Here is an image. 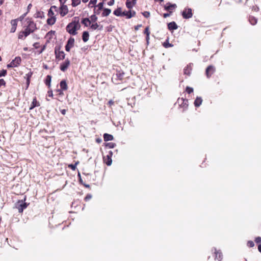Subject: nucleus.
<instances>
[{
    "mask_svg": "<svg viewBox=\"0 0 261 261\" xmlns=\"http://www.w3.org/2000/svg\"><path fill=\"white\" fill-rule=\"evenodd\" d=\"M255 241L256 243H261V237H258L256 238Z\"/></svg>",
    "mask_w": 261,
    "mask_h": 261,
    "instance_id": "46",
    "label": "nucleus"
},
{
    "mask_svg": "<svg viewBox=\"0 0 261 261\" xmlns=\"http://www.w3.org/2000/svg\"><path fill=\"white\" fill-rule=\"evenodd\" d=\"M112 154H113L112 151H110L109 152V154H108L107 155H110V157L111 158Z\"/></svg>",
    "mask_w": 261,
    "mask_h": 261,
    "instance_id": "63",
    "label": "nucleus"
},
{
    "mask_svg": "<svg viewBox=\"0 0 261 261\" xmlns=\"http://www.w3.org/2000/svg\"><path fill=\"white\" fill-rule=\"evenodd\" d=\"M82 23L85 25L86 27H88L91 24V21L90 19L88 18H84L82 21Z\"/></svg>",
    "mask_w": 261,
    "mask_h": 261,
    "instance_id": "26",
    "label": "nucleus"
},
{
    "mask_svg": "<svg viewBox=\"0 0 261 261\" xmlns=\"http://www.w3.org/2000/svg\"><path fill=\"white\" fill-rule=\"evenodd\" d=\"M111 12V10L110 9L105 8L103 9V11L102 13V16H108Z\"/></svg>",
    "mask_w": 261,
    "mask_h": 261,
    "instance_id": "27",
    "label": "nucleus"
},
{
    "mask_svg": "<svg viewBox=\"0 0 261 261\" xmlns=\"http://www.w3.org/2000/svg\"><path fill=\"white\" fill-rule=\"evenodd\" d=\"M74 39L72 37H70L67 41V44L65 46V50L67 51H69L70 49L73 47L74 44Z\"/></svg>",
    "mask_w": 261,
    "mask_h": 261,
    "instance_id": "4",
    "label": "nucleus"
},
{
    "mask_svg": "<svg viewBox=\"0 0 261 261\" xmlns=\"http://www.w3.org/2000/svg\"><path fill=\"white\" fill-rule=\"evenodd\" d=\"M164 47H165L166 48H167L168 47H171V46H172V45H171V44L169 43H164Z\"/></svg>",
    "mask_w": 261,
    "mask_h": 261,
    "instance_id": "48",
    "label": "nucleus"
},
{
    "mask_svg": "<svg viewBox=\"0 0 261 261\" xmlns=\"http://www.w3.org/2000/svg\"><path fill=\"white\" fill-rule=\"evenodd\" d=\"M202 101V99L201 97H197L194 101L195 106L196 107H199L201 105Z\"/></svg>",
    "mask_w": 261,
    "mask_h": 261,
    "instance_id": "23",
    "label": "nucleus"
},
{
    "mask_svg": "<svg viewBox=\"0 0 261 261\" xmlns=\"http://www.w3.org/2000/svg\"><path fill=\"white\" fill-rule=\"evenodd\" d=\"M55 55L56 57L58 60H63L65 58V53L63 51H61L60 50L55 49Z\"/></svg>",
    "mask_w": 261,
    "mask_h": 261,
    "instance_id": "8",
    "label": "nucleus"
},
{
    "mask_svg": "<svg viewBox=\"0 0 261 261\" xmlns=\"http://www.w3.org/2000/svg\"><path fill=\"white\" fill-rule=\"evenodd\" d=\"M252 10H254V11H258L259 10V8L257 6H253L252 8Z\"/></svg>",
    "mask_w": 261,
    "mask_h": 261,
    "instance_id": "51",
    "label": "nucleus"
},
{
    "mask_svg": "<svg viewBox=\"0 0 261 261\" xmlns=\"http://www.w3.org/2000/svg\"><path fill=\"white\" fill-rule=\"evenodd\" d=\"M249 20L252 25H255L257 23V19L253 16L250 17Z\"/></svg>",
    "mask_w": 261,
    "mask_h": 261,
    "instance_id": "30",
    "label": "nucleus"
},
{
    "mask_svg": "<svg viewBox=\"0 0 261 261\" xmlns=\"http://www.w3.org/2000/svg\"><path fill=\"white\" fill-rule=\"evenodd\" d=\"M97 17L94 14V15H92L91 16L90 20L91 21V22H95L97 20Z\"/></svg>",
    "mask_w": 261,
    "mask_h": 261,
    "instance_id": "36",
    "label": "nucleus"
},
{
    "mask_svg": "<svg viewBox=\"0 0 261 261\" xmlns=\"http://www.w3.org/2000/svg\"><path fill=\"white\" fill-rule=\"evenodd\" d=\"M114 103V102L112 100H110L108 102V105H109L110 106H111Z\"/></svg>",
    "mask_w": 261,
    "mask_h": 261,
    "instance_id": "54",
    "label": "nucleus"
},
{
    "mask_svg": "<svg viewBox=\"0 0 261 261\" xmlns=\"http://www.w3.org/2000/svg\"><path fill=\"white\" fill-rule=\"evenodd\" d=\"M258 250L261 253V245H259L258 246Z\"/></svg>",
    "mask_w": 261,
    "mask_h": 261,
    "instance_id": "64",
    "label": "nucleus"
},
{
    "mask_svg": "<svg viewBox=\"0 0 261 261\" xmlns=\"http://www.w3.org/2000/svg\"><path fill=\"white\" fill-rule=\"evenodd\" d=\"M6 82L3 79H0V87L3 85H5Z\"/></svg>",
    "mask_w": 261,
    "mask_h": 261,
    "instance_id": "49",
    "label": "nucleus"
},
{
    "mask_svg": "<svg viewBox=\"0 0 261 261\" xmlns=\"http://www.w3.org/2000/svg\"><path fill=\"white\" fill-rule=\"evenodd\" d=\"M60 86L63 90H66L67 89V85L65 81H62L60 83Z\"/></svg>",
    "mask_w": 261,
    "mask_h": 261,
    "instance_id": "25",
    "label": "nucleus"
},
{
    "mask_svg": "<svg viewBox=\"0 0 261 261\" xmlns=\"http://www.w3.org/2000/svg\"><path fill=\"white\" fill-rule=\"evenodd\" d=\"M45 49V45H44V46L42 47L41 49H40V51H39L38 54H41V53H42L44 50V49Z\"/></svg>",
    "mask_w": 261,
    "mask_h": 261,
    "instance_id": "52",
    "label": "nucleus"
},
{
    "mask_svg": "<svg viewBox=\"0 0 261 261\" xmlns=\"http://www.w3.org/2000/svg\"><path fill=\"white\" fill-rule=\"evenodd\" d=\"M32 5L31 4H30L28 6V10L29 11V10L31 8Z\"/></svg>",
    "mask_w": 261,
    "mask_h": 261,
    "instance_id": "62",
    "label": "nucleus"
},
{
    "mask_svg": "<svg viewBox=\"0 0 261 261\" xmlns=\"http://www.w3.org/2000/svg\"><path fill=\"white\" fill-rule=\"evenodd\" d=\"M81 0H72V7H76L81 3Z\"/></svg>",
    "mask_w": 261,
    "mask_h": 261,
    "instance_id": "33",
    "label": "nucleus"
},
{
    "mask_svg": "<svg viewBox=\"0 0 261 261\" xmlns=\"http://www.w3.org/2000/svg\"><path fill=\"white\" fill-rule=\"evenodd\" d=\"M53 9H57V7L55 6H51L50 7V8L49 9L48 12V14H47V15L49 17H55L54 16V13L53 11Z\"/></svg>",
    "mask_w": 261,
    "mask_h": 261,
    "instance_id": "24",
    "label": "nucleus"
},
{
    "mask_svg": "<svg viewBox=\"0 0 261 261\" xmlns=\"http://www.w3.org/2000/svg\"><path fill=\"white\" fill-rule=\"evenodd\" d=\"M103 160L105 163L108 166H110L112 164V160L111 159V158L110 157V155H107L106 158L103 157Z\"/></svg>",
    "mask_w": 261,
    "mask_h": 261,
    "instance_id": "22",
    "label": "nucleus"
},
{
    "mask_svg": "<svg viewBox=\"0 0 261 261\" xmlns=\"http://www.w3.org/2000/svg\"><path fill=\"white\" fill-rule=\"evenodd\" d=\"M142 15L146 18H148L150 16V13L148 11H144L142 12Z\"/></svg>",
    "mask_w": 261,
    "mask_h": 261,
    "instance_id": "40",
    "label": "nucleus"
},
{
    "mask_svg": "<svg viewBox=\"0 0 261 261\" xmlns=\"http://www.w3.org/2000/svg\"><path fill=\"white\" fill-rule=\"evenodd\" d=\"M51 79V77L50 75H48L46 76V78L45 80V84L48 87H50V86Z\"/></svg>",
    "mask_w": 261,
    "mask_h": 261,
    "instance_id": "31",
    "label": "nucleus"
},
{
    "mask_svg": "<svg viewBox=\"0 0 261 261\" xmlns=\"http://www.w3.org/2000/svg\"><path fill=\"white\" fill-rule=\"evenodd\" d=\"M98 27H99V25L97 23L92 24L90 25V28L93 30H95L98 29Z\"/></svg>",
    "mask_w": 261,
    "mask_h": 261,
    "instance_id": "35",
    "label": "nucleus"
},
{
    "mask_svg": "<svg viewBox=\"0 0 261 261\" xmlns=\"http://www.w3.org/2000/svg\"><path fill=\"white\" fill-rule=\"evenodd\" d=\"M168 28L170 30H176L178 27L175 22L172 21L168 24Z\"/></svg>",
    "mask_w": 261,
    "mask_h": 261,
    "instance_id": "15",
    "label": "nucleus"
},
{
    "mask_svg": "<svg viewBox=\"0 0 261 261\" xmlns=\"http://www.w3.org/2000/svg\"><path fill=\"white\" fill-rule=\"evenodd\" d=\"M56 17H49L47 19V23L48 24V25H52L53 24H54L56 22Z\"/></svg>",
    "mask_w": 261,
    "mask_h": 261,
    "instance_id": "16",
    "label": "nucleus"
},
{
    "mask_svg": "<svg viewBox=\"0 0 261 261\" xmlns=\"http://www.w3.org/2000/svg\"><path fill=\"white\" fill-rule=\"evenodd\" d=\"M114 139L113 136L112 135L108 134H105L103 135V139L105 141H109L113 140Z\"/></svg>",
    "mask_w": 261,
    "mask_h": 261,
    "instance_id": "18",
    "label": "nucleus"
},
{
    "mask_svg": "<svg viewBox=\"0 0 261 261\" xmlns=\"http://www.w3.org/2000/svg\"><path fill=\"white\" fill-rule=\"evenodd\" d=\"M122 13V12H121V9L120 8H117L114 11V14L116 16H123Z\"/></svg>",
    "mask_w": 261,
    "mask_h": 261,
    "instance_id": "29",
    "label": "nucleus"
},
{
    "mask_svg": "<svg viewBox=\"0 0 261 261\" xmlns=\"http://www.w3.org/2000/svg\"><path fill=\"white\" fill-rule=\"evenodd\" d=\"M142 27L141 24H139L135 27V30H138L140 27Z\"/></svg>",
    "mask_w": 261,
    "mask_h": 261,
    "instance_id": "57",
    "label": "nucleus"
},
{
    "mask_svg": "<svg viewBox=\"0 0 261 261\" xmlns=\"http://www.w3.org/2000/svg\"><path fill=\"white\" fill-rule=\"evenodd\" d=\"M89 38V33L87 31H85L83 33L82 35V39L84 42H86L88 41Z\"/></svg>",
    "mask_w": 261,
    "mask_h": 261,
    "instance_id": "17",
    "label": "nucleus"
},
{
    "mask_svg": "<svg viewBox=\"0 0 261 261\" xmlns=\"http://www.w3.org/2000/svg\"><path fill=\"white\" fill-rule=\"evenodd\" d=\"M192 70V66L191 64L187 65L186 67L184 69V73L185 74L189 75L191 73Z\"/></svg>",
    "mask_w": 261,
    "mask_h": 261,
    "instance_id": "20",
    "label": "nucleus"
},
{
    "mask_svg": "<svg viewBox=\"0 0 261 261\" xmlns=\"http://www.w3.org/2000/svg\"><path fill=\"white\" fill-rule=\"evenodd\" d=\"M124 73L121 71H118L117 73L113 75L112 77V80H122L123 78Z\"/></svg>",
    "mask_w": 261,
    "mask_h": 261,
    "instance_id": "6",
    "label": "nucleus"
},
{
    "mask_svg": "<svg viewBox=\"0 0 261 261\" xmlns=\"http://www.w3.org/2000/svg\"><path fill=\"white\" fill-rule=\"evenodd\" d=\"M144 34H145L146 36H149L150 32L148 27L145 28L144 30Z\"/></svg>",
    "mask_w": 261,
    "mask_h": 261,
    "instance_id": "44",
    "label": "nucleus"
},
{
    "mask_svg": "<svg viewBox=\"0 0 261 261\" xmlns=\"http://www.w3.org/2000/svg\"><path fill=\"white\" fill-rule=\"evenodd\" d=\"M27 204L23 202L22 200L18 201L16 207L19 213H22L23 210L27 207Z\"/></svg>",
    "mask_w": 261,
    "mask_h": 261,
    "instance_id": "5",
    "label": "nucleus"
},
{
    "mask_svg": "<svg viewBox=\"0 0 261 261\" xmlns=\"http://www.w3.org/2000/svg\"><path fill=\"white\" fill-rule=\"evenodd\" d=\"M43 15V12H38L37 13L36 17L42 18V15Z\"/></svg>",
    "mask_w": 261,
    "mask_h": 261,
    "instance_id": "45",
    "label": "nucleus"
},
{
    "mask_svg": "<svg viewBox=\"0 0 261 261\" xmlns=\"http://www.w3.org/2000/svg\"><path fill=\"white\" fill-rule=\"evenodd\" d=\"M27 13H28V12H27V13H25L23 14L22 15H21V16L20 17L19 19H20V20H22L24 18V17L26 16V15H27Z\"/></svg>",
    "mask_w": 261,
    "mask_h": 261,
    "instance_id": "53",
    "label": "nucleus"
},
{
    "mask_svg": "<svg viewBox=\"0 0 261 261\" xmlns=\"http://www.w3.org/2000/svg\"><path fill=\"white\" fill-rule=\"evenodd\" d=\"M39 106V102L37 101L36 98H34L32 102V105L30 107V109H32L34 108Z\"/></svg>",
    "mask_w": 261,
    "mask_h": 261,
    "instance_id": "28",
    "label": "nucleus"
},
{
    "mask_svg": "<svg viewBox=\"0 0 261 261\" xmlns=\"http://www.w3.org/2000/svg\"><path fill=\"white\" fill-rule=\"evenodd\" d=\"M215 259H218L219 261H221L222 259V254L221 252H219V251L216 250L215 249Z\"/></svg>",
    "mask_w": 261,
    "mask_h": 261,
    "instance_id": "19",
    "label": "nucleus"
},
{
    "mask_svg": "<svg viewBox=\"0 0 261 261\" xmlns=\"http://www.w3.org/2000/svg\"><path fill=\"white\" fill-rule=\"evenodd\" d=\"M97 0H91L89 3V7H93V5H94L96 4Z\"/></svg>",
    "mask_w": 261,
    "mask_h": 261,
    "instance_id": "38",
    "label": "nucleus"
},
{
    "mask_svg": "<svg viewBox=\"0 0 261 261\" xmlns=\"http://www.w3.org/2000/svg\"><path fill=\"white\" fill-rule=\"evenodd\" d=\"M80 28V25L78 21H72L66 27V31L70 34L75 35L77 34V30Z\"/></svg>",
    "mask_w": 261,
    "mask_h": 261,
    "instance_id": "1",
    "label": "nucleus"
},
{
    "mask_svg": "<svg viewBox=\"0 0 261 261\" xmlns=\"http://www.w3.org/2000/svg\"><path fill=\"white\" fill-rule=\"evenodd\" d=\"M7 73V70L3 69L0 71V77L5 76Z\"/></svg>",
    "mask_w": 261,
    "mask_h": 261,
    "instance_id": "39",
    "label": "nucleus"
},
{
    "mask_svg": "<svg viewBox=\"0 0 261 261\" xmlns=\"http://www.w3.org/2000/svg\"><path fill=\"white\" fill-rule=\"evenodd\" d=\"M21 61V59L20 57H16L14 60H13L11 62L13 64V65L14 66V67H18Z\"/></svg>",
    "mask_w": 261,
    "mask_h": 261,
    "instance_id": "13",
    "label": "nucleus"
},
{
    "mask_svg": "<svg viewBox=\"0 0 261 261\" xmlns=\"http://www.w3.org/2000/svg\"><path fill=\"white\" fill-rule=\"evenodd\" d=\"M70 62L68 59H66L65 62L61 64L60 69L62 71H65L69 66L70 65Z\"/></svg>",
    "mask_w": 261,
    "mask_h": 261,
    "instance_id": "9",
    "label": "nucleus"
},
{
    "mask_svg": "<svg viewBox=\"0 0 261 261\" xmlns=\"http://www.w3.org/2000/svg\"><path fill=\"white\" fill-rule=\"evenodd\" d=\"M170 13H164L163 15V16L164 18H167V17H169L170 16Z\"/></svg>",
    "mask_w": 261,
    "mask_h": 261,
    "instance_id": "59",
    "label": "nucleus"
},
{
    "mask_svg": "<svg viewBox=\"0 0 261 261\" xmlns=\"http://www.w3.org/2000/svg\"><path fill=\"white\" fill-rule=\"evenodd\" d=\"M215 68L213 66H208L206 69V74L207 77H210L215 71Z\"/></svg>",
    "mask_w": 261,
    "mask_h": 261,
    "instance_id": "11",
    "label": "nucleus"
},
{
    "mask_svg": "<svg viewBox=\"0 0 261 261\" xmlns=\"http://www.w3.org/2000/svg\"><path fill=\"white\" fill-rule=\"evenodd\" d=\"M182 16L185 19L191 18L193 16L192 9L191 8H186L182 12Z\"/></svg>",
    "mask_w": 261,
    "mask_h": 261,
    "instance_id": "3",
    "label": "nucleus"
},
{
    "mask_svg": "<svg viewBox=\"0 0 261 261\" xmlns=\"http://www.w3.org/2000/svg\"><path fill=\"white\" fill-rule=\"evenodd\" d=\"M7 67L8 68H13V67H14V66L13 65V64L11 62L10 64L7 65Z\"/></svg>",
    "mask_w": 261,
    "mask_h": 261,
    "instance_id": "58",
    "label": "nucleus"
},
{
    "mask_svg": "<svg viewBox=\"0 0 261 261\" xmlns=\"http://www.w3.org/2000/svg\"><path fill=\"white\" fill-rule=\"evenodd\" d=\"M33 46L36 48H37L39 47V43H35L34 44H33Z\"/></svg>",
    "mask_w": 261,
    "mask_h": 261,
    "instance_id": "60",
    "label": "nucleus"
},
{
    "mask_svg": "<svg viewBox=\"0 0 261 261\" xmlns=\"http://www.w3.org/2000/svg\"><path fill=\"white\" fill-rule=\"evenodd\" d=\"M32 73L31 72L28 73V74H27L26 76H27V79H30V77L32 76Z\"/></svg>",
    "mask_w": 261,
    "mask_h": 261,
    "instance_id": "56",
    "label": "nucleus"
},
{
    "mask_svg": "<svg viewBox=\"0 0 261 261\" xmlns=\"http://www.w3.org/2000/svg\"><path fill=\"white\" fill-rule=\"evenodd\" d=\"M92 198V195L90 194H88L85 198V200L86 201H88L90 200Z\"/></svg>",
    "mask_w": 261,
    "mask_h": 261,
    "instance_id": "47",
    "label": "nucleus"
},
{
    "mask_svg": "<svg viewBox=\"0 0 261 261\" xmlns=\"http://www.w3.org/2000/svg\"><path fill=\"white\" fill-rule=\"evenodd\" d=\"M11 24L12 27L11 28L10 32L14 33L16 30V27L17 25V19H13L11 21Z\"/></svg>",
    "mask_w": 261,
    "mask_h": 261,
    "instance_id": "14",
    "label": "nucleus"
},
{
    "mask_svg": "<svg viewBox=\"0 0 261 261\" xmlns=\"http://www.w3.org/2000/svg\"><path fill=\"white\" fill-rule=\"evenodd\" d=\"M27 20L28 25L24 31L25 34V36H29L31 33L34 32L37 29L36 25L33 21L28 18Z\"/></svg>",
    "mask_w": 261,
    "mask_h": 261,
    "instance_id": "2",
    "label": "nucleus"
},
{
    "mask_svg": "<svg viewBox=\"0 0 261 261\" xmlns=\"http://www.w3.org/2000/svg\"><path fill=\"white\" fill-rule=\"evenodd\" d=\"M100 11L101 10H99V8H98L97 10H95V11H94V13L97 14H99L100 12Z\"/></svg>",
    "mask_w": 261,
    "mask_h": 261,
    "instance_id": "61",
    "label": "nucleus"
},
{
    "mask_svg": "<svg viewBox=\"0 0 261 261\" xmlns=\"http://www.w3.org/2000/svg\"><path fill=\"white\" fill-rule=\"evenodd\" d=\"M136 12L134 11L129 10L128 11H124L122 14L123 16H125L127 18H130L136 15Z\"/></svg>",
    "mask_w": 261,
    "mask_h": 261,
    "instance_id": "10",
    "label": "nucleus"
},
{
    "mask_svg": "<svg viewBox=\"0 0 261 261\" xmlns=\"http://www.w3.org/2000/svg\"><path fill=\"white\" fill-rule=\"evenodd\" d=\"M79 164V162L75 163L74 164H70L68 167L70 168L72 170H75L77 165Z\"/></svg>",
    "mask_w": 261,
    "mask_h": 261,
    "instance_id": "34",
    "label": "nucleus"
},
{
    "mask_svg": "<svg viewBox=\"0 0 261 261\" xmlns=\"http://www.w3.org/2000/svg\"><path fill=\"white\" fill-rule=\"evenodd\" d=\"M186 91L188 93H191L193 92V89L190 87H187L186 88Z\"/></svg>",
    "mask_w": 261,
    "mask_h": 261,
    "instance_id": "41",
    "label": "nucleus"
},
{
    "mask_svg": "<svg viewBox=\"0 0 261 261\" xmlns=\"http://www.w3.org/2000/svg\"><path fill=\"white\" fill-rule=\"evenodd\" d=\"M103 3H102V2L99 3L97 5V7L99 8V10H101L102 9H103Z\"/></svg>",
    "mask_w": 261,
    "mask_h": 261,
    "instance_id": "43",
    "label": "nucleus"
},
{
    "mask_svg": "<svg viewBox=\"0 0 261 261\" xmlns=\"http://www.w3.org/2000/svg\"><path fill=\"white\" fill-rule=\"evenodd\" d=\"M176 7V4H171L170 3H167L165 6V9L167 11H170V10L174 9Z\"/></svg>",
    "mask_w": 261,
    "mask_h": 261,
    "instance_id": "21",
    "label": "nucleus"
},
{
    "mask_svg": "<svg viewBox=\"0 0 261 261\" xmlns=\"http://www.w3.org/2000/svg\"><path fill=\"white\" fill-rule=\"evenodd\" d=\"M27 37L24 31L20 32L18 34V38L20 39H24Z\"/></svg>",
    "mask_w": 261,
    "mask_h": 261,
    "instance_id": "32",
    "label": "nucleus"
},
{
    "mask_svg": "<svg viewBox=\"0 0 261 261\" xmlns=\"http://www.w3.org/2000/svg\"><path fill=\"white\" fill-rule=\"evenodd\" d=\"M247 245L250 247H252L254 246V242L252 241H248L247 243Z\"/></svg>",
    "mask_w": 261,
    "mask_h": 261,
    "instance_id": "42",
    "label": "nucleus"
},
{
    "mask_svg": "<svg viewBox=\"0 0 261 261\" xmlns=\"http://www.w3.org/2000/svg\"><path fill=\"white\" fill-rule=\"evenodd\" d=\"M68 12V9L66 5H62L60 8V14L61 16L63 17Z\"/></svg>",
    "mask_w": 261,
    "mask_h": 261,
    "instance_id": "7",
    "label": "nucleus"
},
{
    "mask_svg": "<svg viewBox=\"0 0 261 261\" xmlns=\"http://www.w3.org/2000/svg\"><path fill=\"white\" fill-rule=\"evenodd\" d=\"M106 146L110 148H113L115 146V144L114 143H108L106 144Z\"/></svg>",
    "mask_w": 261,
    "mask_h": 261,
    "instance_id": "37",
    "label": "nucleus"
},
{
    "mask_svg": "<svg viewBox=\"0 0 261 261\" xmlns=\"http://www.w3.org/2000/svg\"><path fill=\"white\" fill-rule=\"evenodd\" d=\"M61 113L63 115H65L66 113V110L65 109H63L61 110Z\"/></svg>",
    "mask_w": 261,
    "mask_h": 261,
    "instance_id": "55",
    "label": "nucleus"
},
{
    "mask_svg": "<svg viewBox=\"0 0 261 261\" xmlns=\"http://www.w3.org/2000/svg\"><path fill=\"white\" fill-rule=\"evenodd\" d=\"M114 0H111L110 1H109L108 3V5L109 6H112L114 5Z\"/></svg>",
    "mask_w": 261,
    "mask_h": 261,
    "instance_id": "50",
    "label": "nucleus"
},
{
    "mask_svg": "<svg viewBox=\"0 0 261 261\" xmlns=\"http://www.w3.org/2000/svg\"><path fill=\"white\" fill-rule=\"evenodd\" d=\"M136 3L137 0H126V6L128 9H130L136 4Z\"/></svg>",
    "mask_w": 261,
    "mask_h": 261,
    "instance_id": "12",
    "label": "nucleus"
}]
</instances>
